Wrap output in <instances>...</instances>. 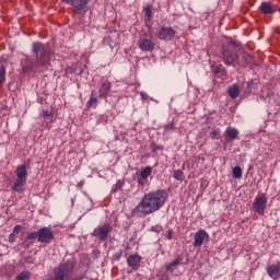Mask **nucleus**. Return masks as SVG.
<instances>
[{"label":"nucleus","instance_id":"obj_1","mask_svg":"<svg viewBox=\"0 0 280 280\" xmlns=\"http://www.w3.org/2000/svg\"><path fill=\"white\" fill-rule=\"evenodd\" d=\"M165 200H167V191L165 190L148 192L132 210V214L137 218H145V215L156 213L165 205Z\"/></svg>","mask_w":280,"mask_h":280},{"label":"nucleus","instance_id":"obj_2","mask_svg":"<svg viewBox=\"0 0 280 280\" xmlns=\"http://www.w3.org/2000/svg\"><path fill=\"white\" fill-rule=\"evenodd\" d=\"M32 51L36 56L35 67H40L42 69H49V62L51 60V52L49 48L40 42L33 43Z\"/></svg>","mask_w":280,"mask_h":280},{"label":"nucleus","instance_id":"obj_3","mask_svg":"<svg viewBox=\"0 0 280 280\" xmlns=\"http://www.w3.org/2000/svg\"><path fill=\"white\" fill-rule=\"evenodd\" d=\"M15 176L16 179L13 183L12 189L18 194H21L24 189L23 187H25L27 183V166L25 164L18 166L15 170Z\"/></svg>","mask_w":280,"mask_h":280},{"label":"nucleus","instance_id":"obj_4","mask_svg":"<svg viewBox=\"0 0 280 280\" xmlns=\"http://www.w3.org/2000/svg\"><path fill=\"white\" fill-rule=\"evenodd\" d=\"M54 280H69L71 275H73V262H66L55 268Z\"/></svg>","mask_w":280,"mask_h":280},{"label":"nucleus","instance_id":"obj_5","mask_svg":"<svg viewBox=\"0 0 280 280\" xmlns=\"http://www.w3.org/2000/svg\"><path fill=\"white\" fill-rule=\"evenodd\" d=\"M222 60L224 65H228L229 67H231L235 65L237 60H240V57L231 48L225 47L222 49Z\"/></svg>","mask_w":280,"mask_h":280},{"label":"nucleus","instance_id":"obj_6","mask_svg":"<svg viewBox=\"0 0 280 280\" xmlns=\"http://www.w3.org/2000/svg\"><path fill=\"white\" fill-rule=\"evenodd\" d=\"M91 0H72V8L75 14L84 15L89 12V3Z\"/></svg>","mask_w":280,"mask_h":280},{"label":"nucleus","instance_id":"obj_7","mask_svg":"<svg viewBox=\"0 0 280 280\" xmlns=\"http://www.w3.org/2000/svg\"><path fill=\"white\" fill-rule=\"evenodd\" d=\"M266 205H268V199L265 196L256 197L255 201L253 202V211L258 213V215H264Z\"/></svg>","mask_w":280,"mask_h":280},{"label":"nucleus","instance_id":"obj_8","mask_svg":"<svg viewBox=\"0 0 280 280\" xmlns=\"http://www.w3.org/2000/svg\"><path fill=\"white\" fill-rule=\"evenodd\" d=\"M112 231V228L108 225V223H105L94 230L92 235L94 237H98L101 242H104L106 237H108L109 233Z\"/></svg>","mask_w":280,"mask_h":280},{"label":"nucleus","instance_id":"obj_9","mask_svg":"<svg viewBox=\"0 0 280 280\" xmlns=\"http://www.w3.org/2000/svg\"><path fill=\"white\" fill-rule=\"evenodd\" d=\"M54 240V232L49 228H42L38 230V242L42 244H49Z\"/></svg>","mask_w":280,"mask_h":280},{"label":"nucleus","instance_id":"obj_10","mask_svg":"<svg viewBox=\"0 0 280 280\" xmlns=\"http://www.w3.org/2000/svg\"><path fill=\"white\" fill-rule=\"evenodd\" d=\"M138 47L141 51H154L156 44L149 39L145 35L138 40Z\"/></svg>","mask_w":280,"mask_h":280},{"label":"nucleus","instance_id":"obj_11","mask_svg":"<svg viewBox=\"0 0 280 280\" xmlns=\"http://www.w3.org/2000/svg\"><path fill=\"white\" fill-rule=\"evenodd\" d=\"M205 242H209V234L205 230H199L197 233H195L192 246H195V248H200Z\"/></svg>","mask_w":280,"mask_h":280},{"label":"nucleus","instance_id":"obj_12","mask_svg":"<svg viewBox=\"0 0 280 280\" xmlns=\"http://www.w3.org/2000/svg\"><path fill=\"white\" fill-rule=\"evenodd\" d=\"M176 36V31L172 27H162L159 32L158 38L160 40H172Z\"/></svg>","mask_w":280,"mask_h":280},{"label":"nucleus","instance_id":"obj_13","mask_svg":"<svg viewBox=\"0 0 280 280\" xmlns=\"http://www.w3.org/2000/svg\"><path fill=\"white\" fill-rule=\"evenodd\" d=\"M104 45H108L110 49H115L119 43V34L117 32L112 33L109 36L103 39Z\"/></svg>","mask_w":280,"mask_h":280},{"label":"nucleus","instance_id":"obj_14","mask_svg":"<svg viewBox=\"0 0 280 280\" xmlns=\"http://www.w3.org/2000/svg\"><path fill=\"white\" fill-rule=\"evenodd\" d=\"M259 10L262 14H275L277 12V5L270 2H261Z\"/></svg>","mask_w":280,"mask_h":280},{"label":"nucleus","instance_id":"obj_15","mask_svg":"<svg viewBox=\"0 0 280 280\" xmlns=\"http://www.w3.org/2000/svg\"><path fill=\"white\" fill-rule=\"evenodd\" d=\"M267 273L269 275L270 279L277 280L280 277V262L270 265L267 268Z\"/></svg>","mask_w":280,"mask_h":280},{"label":"nucleus","instance_id":"obj_16","mask_svg":"<svg viewBox=\"0 0 280 280\" xmlns=\"http://www.w3.org/2000/svg\"><path fill=\"white\" fill-rule=\"evenodd\" d=\"M127 264L130 268H133V270H137L141 264V256L139 255H130L127 259Z\"/></svg>","mask_w":280,"mask_h":280},{"label":"nucleus","instance_id":"obj_17","mask_svg":"<svg viewBox=\"0 0 280 280\" xmlns=\"http://www.w3.org/2000/svg\"><path fill=\"white\" fill-rule=\"evenodd\" d=\"M110 93V82L102 81L100 86V97H106Z\"/></svg>","mask_w":280,"mask_h":280},{"label":"nucleus","instance_id":"obj_18","mask_svg":"<svg viewBox=\"0 0 280 280\" xmlns=\"http://www.w3.org/2000/svg\"><path fill=\"white\" fill-rule=\"evenodd\" d=\"M225 135L229 139L235 140L240 136V131L236 128L228 127L225 130Z\"/></svg>","mask_w":280,"mask_h":280},{"label":"nucleus","instance_id":"obj_19","mask_svg":"<svg viewBox=\"0 0 280 280\" xmlns=\"http://www.w3.org/2000/svg\"><path fill=\"white\" fill-rule=\"evenodd\" d=\"M39 117H42V119H48V121H54V109L49 108L43 110Z\"/></svg>","mask_w":280,"mask_h":280},{"label":"nucleus","instance_id":"obj_20","mask_svg":"<svg viewBox=\"0 0 280 280\" xmlns=\"http://www.w3.org/2000/svg\"><path fill=\"white\" fill-rule=\"evenodd\" d=\"M228 93L232 100H235L240 96V88L237 85H232L229 88Z\"/></svg>","mask_w":280,"mask_h":280},{"label":"nucleus","instance_id":"obj_21","mask_svg":"<svg viewBox=\"0 0 280 280\" xmlns=\"http://www.w3.org/2000/svg\"><path fill=\"white\" fill-rule=\"evenodd\" d=\"M212 70L219 75H226V70L222 67V65H212Z\"/></svg>","mask_w":280,"mask_h":280},{"label":"nucleus","instance_id":"obj_22","mask_svg":"<svg viewBox=\"0 0 280 280\" xmlns=\"http://www.w3.org/2000/svg\"><path fill=\"white\" fill-rule=\"evenodd\" d=\"M176 266H180V258H176L171 264L166 265V270H168V272H174V267Z\"/></svg>","mask_w":280,"mask_h":280},{"label":"nucleus","instance_id":"obj_23","mask_svg":"<svg viewBox=\"0 0 280 280\" xmlns=\"http://www.w3.org/2000/svg\"><path fill=\"white\" fill-rule=\"evenodd\" d=\"M32 279V273L30 271H22L15 277V280H30Z\"/></svg>","mask_w":280,"mask_h":280},{"label":"nucleus","instance_id":"obj_24","mask_svg":"<svg viewBox=\"0 0 280 280\" xmlns=\"http://www.w3.org/2000/svg\"><path fill=\"white\" fill-rule=\"evenodd\" d=\"M152 174V167L150 166H147L144 170H142L140 173H139V176L143 179L148 178V176H150Z\"/></svg>","mask_w":280,"mask_h":280},{"label":"nucleus","instance_id":"obj_25","mask_svg":"<svg viewBox=\"0 0 280 280\" xmlns=\"http://www.w3.org/2000/svg\"><path fill=\"white\" fill-rule=\"evenodd\" d=\"M173 176H174L175 180H180V182L185 180V174L180 170H175L173 172Z\"/></svg>","mask_w":280,"mask_h":280},{"label":"nucleus","instance_id":"obj_26","mask_svg":"<svg viewBox=\"0 0 280 280\" xmlns=\"http://www.w3.org/2000/svg\"><path fill=\"white\" fill-rule=\"evenodd\" d=\"M32 61H30V60H25V61H22V71L24 72V73H27V71H31V69H32Z\"/></svg>","mask_w":280,"mask_h":280},{"label":"nucleus","instance_id":"obj_27","mask_svg":"<svg viewBox=\"0 0 280 280\" xmlns=\"http://www.w3.org/2000/svg\"><path fill=\"white\" fill-rule=\"evenodd\" d=\"M86 106L88 108H97V97L93 96V92L92 97L89 100Z\"/></svg>","mask_w":280,"mask_h":280},{"label":"nucleus","instance_id":"obj_28","mask_svg":"<svg viewBox=\"0 0 280 280\" xmlns=\"http://www.w3.org/2000/svg\"><path fill=\"white\" fill-rule=\"evenodd\" d=\"M233 178H242V167L235 166L232 171Z\"/></svg>","mask_w":280,"mask_h":280},{"label":"nucleus","instance_id":"obj_29","mask_svg":"<svg viewBox=\"0 0 280 280\" xmlns=\"http://www.w3.org/2000/svg\"><path fill=\"white\" fill-rule=\"evenodd\" d=\"M5 82V67H0V84Z\"/></svg>","mask_w":280,"mask_h":280},{"label":"nucleus","instance_id":"obj_30","mask_svg":"<svg viewBox=\"0 0 280 280\" xmlns=\"http://www.w3.org/2000/svg\"><path fill=\"white\" fill-rule=\"evenodd\" d=\"M144 14L148 18V20L152 19V7H147L144 9Z\"/></svg>","mask_w":280,"mask_h":280},{"label":"nucleus","instance_id":"obj_31","mask_svg":"<svg viewBox=\"0 0 280 280\" xmlns=\"http://www.w3.org/2000/svg\"><path fill=\"white\" fill-rule=\"evenodd\" d=\"M121 255H124V253L121 250L119 252H116L114 255H113V259L114 261H119V259H121Z\"/></svg>","mask_w":280,"mask_h":280},{"label":"nucleus","instance_id":"obj_32","mask_svg":"<svg viewBox=\"0 0 280 280\" xmlns=\"http://www.w3.org/2000/svg\"><path fill=\"white\" fill-rule=\"evenodd\" d=\"M27 238L28 240H36V238L38 240V231L28 233Z\"/></svg>","mask_w":280,"mask_h":280},{"label":"nucleus","instance_id":"obj_33","mask_svg":"<svg viewBox=\"0 0 280 280\" xmlns=\"http://www.w3.org/2000/svg\"><path fill=\"white\" fill-rule=\"evenodd\" d=\"M243 58L245 59V62L249 65V62H253V57L246 52L243 54Z\"/></svg>","mask_w":280,"mask_h":280},{"label":"nucleus","instance_id":"obj_34","mask_svg":"<svg viewBox=\"0 0 280 280\" xmlns=\"http://www.w3.org/2000/svg\"><path fill=\"white\" fill-rule=\"evenodd\" d=\"M165 131L167 132V130H174V124L173 122H170L167 124L165 127Z\"/></svg>","mask_w":280,"mask_h":280},{"label":"nucleus","instance_id":"obj_35","mask_svg":"<svg viewBox=\"0 0 280 280\" xmlns=\"http://www.w3.org/2000/svg\"><path fill=\"white\" fill-rule=\"evenodd\" d=\"M218 135H220V131H218V130H213V131L210 132V137L212 139H215V137H218Z\"/></svg>","mask_w":280,"mask_h":280},{"label":"nucleus","instance_id":"obj_36","mask_svg":"<svg viewBox=\"0 0 280 280\" xmlns=\"http://www.w3.org/2000/svg\"><path fill=\"white\" fill-rule=\"evenodd\" d=\"M230 45H233V47H235L236 49L241 47L240 42H230Z\"/></svg>","mask_w":280,"mask_h":280},{"label":"nucleus","instance_id":"obj_37","mask_svg":"<svg viewBox=\"0 0 280 280\" xmlns=\"http://www.w3.org/2000/svg\"><path fill=\"white\" fill-rule=\"evenodd\" d=\"M172 235H174V232H172V230H168V231L166 232V237H167V240H172Z\"/></svg>","mask_w":280,"mask_h":280},{"label":"nucleus","instance_id":"obj_38","mask_svg":"<svg viewBox=\"0 0 280 280\" xmlns=\"http://www.w3.org/2000/svg\"><path fill=\"white\" fill-rule=\"evenodd\" d=\"M13 233H21V225H15L13 229Z\"/></svg>","mask_w":280,"mask_h":280},{"label":"nucleus","instance_id":"obj_39","mask_svg":"<svg viewBox=\"0 0 280 280\" xmlns=\"http://www.w3.org/2000/svg\"><path fill=\"white\" fill-rule=\"evenodd\" d=\"M140 95H141L142 100H148L150 97L148 95V93H145V92H141Z\"/></svg>","mask_w":280,"mask_h":280},{"label":"nucleus","instance_id":"obj_40","mask_svg":"<svg viewBox=\"0 0 280 280\" xmlns=\"http://www.w3.org/2000/svg\"><path fill=\"white\" fill-rule=\"evenodd\" d=\"M62 3H67V5H71L73 3V0H61Z\"/></svg>","mask_w":280,"mask_h":280},{"label":"nucleus","instance_id":"obj_41","mask_svg":"<svg viewBox=\"0 0 280 280\" xmlns=\"http://www.w3.org/2000/svg\"><path fill=\"white\" fill-rule=\"evenodd\" d=\"M9 242H14V235L13 234H10Z\"/></svg>","mask_w":280,"mask_h":280},{"label":"nucleus","instance_id":"obj_42","mask_svg":"<svg viewBox=\"0 0 280 280\" xmlns=\"http://www.w3.org/2000/svg\"><path fill=\"white\" fill-rule=\"evenodd\" d=\"M82 185H84L83 182H81V183L78 184L79 187H82Z\"/></svg>","mask_w":280,"mask_h":280},{"label":"nucleus","instance_id":"obj_43","mask_svg":"<svg viewBox=\"0 0 280 280\" xmlns=\"http://www.w3.org/2000/svg\"><path fill=\"white\" fill-rule=\"evenodd\" d=\"M117 187H121V185L117 184Z\"/></svg>","mask_w":280,"mask_h":280}]
</instances>
